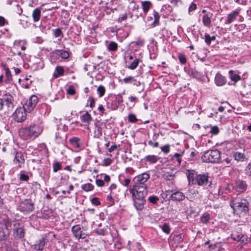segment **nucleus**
<instances>
[{"label":"nucleus","mask_w":251,"mask_h":251,"mask_svg":"<svg viewBox=\"0 0 251 251\" xmlns=\"http://www.w3.org/2000/svg\"><path fill=\"white\" fill-rule=\"evenodd\" d=\"M41 14V11L39 8H36L33 11L32 16L34 22H37L39 21Z\"/></svg>","instance_id":"obj_22"},{"label":"nucleus","mask_w":251,"mask_h":251,"mask_svg":"<svg viewBox=\"0 0 251 251\" xmlns=\"http://www.w3.org/2000/svg\"><path fill=\"white\" fill-rule=\"evenodd\" d=\"M159 159V157L155 155H149L145 157V160L151 164L156 163Z\"/></svg>","instance_id":"obj_27"},{"label":"nucleus","mask_w":251,"mask_h":251,"mask_svg":"<svg viewBox=\"0 0 251 251\" xmlns=\"http://www.w3.org/2000/svg\"><path fill=\"white\" fill-rule=\"evenodd\" d=\"M107 205L108 206L113 205L114 204V201L112 198L111 194L108 195L107 197Z\"/></svg>","instance_id":"obj_44"},{"label":"nucleus","mask_w":251,"mask_h":251,"mask_svg":"<svg viewBox=\"0 0 251 251\" xmlns=\"http://www.w3.org/2000/svg\"><path fill=\"white\" fill-rule=\"evenodd\" d=\"M45 239L44 238L40 239L34 245V249L37 251H42L45 246Z\"/></svg>","instance_id":"obj_25"},{"label":"nucleus","mask_w":251,"mask_h":251,"mask_svg":"<svg viewBox=\"0 0 251 251\" xmlns=\"http://www.w3.org/2000/svg\"><path fill=\"white\" fill-rule=\"evenodd\" d=\"M132 196L145 198L148 193L147 185H141L134 184L132 188L130 189Z\"/></svg>","instance_id":"obj_4"},{"label":"nucleus","mask_w":251,"mask_h":251,"mask_svg":"<svg viewBox=\"0 0 251 251\" xmlns=\"http://www.w3.org/2000/svg\"><path fill=\"white\" fill-rule=\"evenodd\" d=\"M25 43V41L23 40H16L14 42V45L15 46L18 47L21 44H22L23 45L21 46V50H25V47L24 46V44Z\"/></svg>","instance_id":"obj_41"},{"label":"nucleus","mask_w":251,"mask_h":251,"mask_svg":"<svg viewBox=\"0 0 251 251\" xmlns=\"http://www.w3.org/2000/svg\"><path fill=\"white\" fill-rule=\"evenodd\" d=\"M19 209L24 213H29L33 210L34 204L31 201L25 200L20 203Z\"/></svg>","instance_id":"obj_9"},{"label":"nucleus","mask_w":251,"mask_h":251,"mask_svg":"<svg viewBox=\"0 0 251 251\" xmlns=\"http://www.w3.org/2000/svg\"><path fill=\"white\" fill-rule=\"evenodd\" d=\"M226 79L220 73H217L215 77V83L219 86H222L226 84Z\"/></svg>","instance_id":"obj_20"},{"label":"nucleus","mask_w":251,"mask_h":251,"mask_svg":"<svg viewBox=\"0 0 251 251\" xmlns=\"http://www.w3.org/2000/svg\"><path fill=\"white\" fill-rule=\"evenodd\" d=\"M148 200L150 202L152 203H155L159 200V199L156 196H151L148 198Z\"/></svg>","instance_id":"obj_50"},{"label":"nucleus","mask_w":251,"mask_h":251,"mask_svg":"<svg viewBox=\"0 0 251 251\" xmlns=\"http://www.w3.org/2000/svg\"><path fill=\"white\" fill-rule=\"evenodd\" d=\"M134 199V205L138 210H141L144 208V205L146 201L145 198H140L136 196H133Z\"/></svg>","instance_id":"obj_15"},{"label":"nucleus","mask_w":251,"mask_h":251,"mask_svg":"<svg viewBox=\"0 0 251 251\" xmlns=\"http://www.w3.org/2000/svg\"><path fill=\"white\" fill-rule=\"evenodd\" d=\"M135 115L133 114H130L128 115V121L132 123H136L137 121Z\"/></svg>","instance_id":"obj_47"},{"label":"nucleus","mask_w":251,"mask_h":251,"mask_svg":"<svg viewBox=\"0 0 251 251\" xmlns=\"http://www.w3.org/2000/svg\"><path fill=\"white\" fill-rule=\"evenodd\" d=\"M181 155L179 153H176L175 154V155H174V157L176 158L177 162L179 164H180L181 163V159H180V157H181Z\"/></svg>","instance_id":"obj_62"},{"label":"nucleus","mask_w":251,"mask_h":251,"mask_svg":"<svg viewBox=\"0 0 251 251\" xmlns=\"http://www.w3.org/2000/svg\"><path fill=\"white\" fill-rule=\"evenodd\" d=\"M95 129L94 132V137L99 138L102 135V128L105 126V123L98 121L95 123Z\"/></svg>","instance_id":"obj_14"},{"label":"nucleus","mask_w":251,"mask_h":251,"mask_svg":"<svg viewBox=\"0 0 251 251\" xmlns=\"http://www.w3.org/2000/svg\"><path fill=\"white\" fill-rule=\"evenodd\" d=\"M28 179H29L28 176L25 174H22L20 176V179L21 180L27 181L28 180Z\"/></svg>","instance_id":"obj_58"},{"label":"nucleus","mask_w":251,"mask_h":251,"mask_svg":"<svg viewBox=\"0 0 251 251\" xmlns=\"http://www.w3.org/2000/svg\"><path fill=\"white\" fill-rule=\"evenodd\" d=\"M70 143L74 147L76 148H79L80 147V139L78 137H73L70 139Z\"/></svg>","instance_id":"obj_30"},{"label":"nucleus","mask_w":251,"mask_h":251,"mask_svg":"<svg viewBox=\"0 0 251 251\" xmlns=\"http://www.w3.org/2000/svg\"><path fill=\"white\" fill-rule=\"evenodd\" d=\"M148 144L151 146H152L153 147H155V148H156V147H158V146H159V143L158 142H153L152 141L150 140V141H149L148 142Z\"/></svg>","instance_id":"obj_59"},{"label":"nucleus","mask_w":251,"mask_h":251,"mask_svg":"<svg viewBox=\"0 0 251 251\" xmlns=\"http://www.w3.org/2000/svg\"><path fill=\"white\" fill-rule=\"evenodd\" d=\"M185 198V195L179 191L173 192L170 196V198L172 201H177L184 200Z\"/></svg>","instance_id":"obj_17"},{"label":"nucleus","mask_w":251,"mask_h":251,"mask_svg":"<svg viewBox=\"0 0 251 251\" xmlns=\"http://www.w3.org/2000/svg\"><path fill=\"white\" fill-rule=\"evenodd\" d=\"M72 231L74 236L77 239H84L87 236L83 228L79 225L74 226L72 227Z\"/></svg>","instance_id":"obj_11"},{"label":"nucleus","mask_w":251,"mask_h":251,"mask_svg":"<svg viewBox=\"0 0 251 251\" xmlns=\"http://www.w3.org/2000/svg\"><path fill=\"white\" fill-rule=\"evenodd\" d=\"M232 238L234 240L236 241H240L242 238V236L240 235H235V234H232Z\"/></svg>","instance_id":"obj_63"},{"label":"nucleus","mask_w":251,"mask_h":251,"mask_svg":"<svg viewBox=\"0 0 251 251\" xmlns=\"http://www.w3.org/2000/svg\"><path fill=\"white\" fill-rule=\"evenodd\" d=\"M118 48V44L114 42H111L108 46V49L109 51H115Z\"/></svg>","instance_id":"obj_35"},{"label":"nucleus","mask_w":251,"mask_h":251,"mask_svg":"<svg viewBox=\"0 0 251 251\" xmlns=\"http://www.w3.org/2000/svg\"><path fill=\"white\" fill-rule=\"evenodd\" d=\"M14 235L18 238H22L25 235L24 229L19 224L14 225Z\"/></svg>","instance_id":"obj_16"},{"label":"nucleus","mask_w":251,"mask_h":251,"mask_svg":"<svg viewBox=\"0 0 251 251\" xmlns=\"http://www.w3.org/2000/svg\"><path fill=\"white\" fill-rule=\"evenodd\" d=\"M80 119L82 122L86 123L87 124V125H89L90 123L91 122L92 118L91 115L88 113V112H86L84 114L80 116Z\"/></svg>","instance_id":"obj_23"},{"label":"nucleus","mask_w":251,"mask_h":251,"mask_svg":"<svg viewBox=\"0 0 251 251\" xmlns=\"http://www.w3.org/2000/svg\"><path fill=\"white\" fill-rule=\"evenodd\" d=\"M209 219L210 217L208 214H204L201 218V222L204 224H206L208 222Z\"/></svg>","instance_id":"obj_43"},{"label":"nucleus","mask_w":251,"mask_h":251,"mask_svg":"<svg viewBox=\"0 0 251 251\" xmlns=\"http://www.w3.org/2000/svg\"><path fill=\"white\" fill-rule=\"evenodd\" d=\"M151 6V3L150 1H144L142 2V7L144 12L146 14Z\"/></svg>","instance_id":"obj_29"},{"label":"nucleus","mask_w":251,"mask_h":251,"mask_svg":"<svg viewBox=\"0 0 251 251\" xmlns=\"http://www.w3.org/2000/svg\"><path fill=\"white\" fill-rule=\"evenodd\" d=\"M187 178L189 182L192 181V184L203 186L207 184L208 176L206 174L197 175L192 173L187 175Z\"/></svg>","instance_id":"obj_2"},{"label":"nucleus","mask_w":251,"mask_h":251,"mask_svg":"<svg viewBox=\"0 0 251 251\" xmlns=\"http://www.w3.org/2000/svg\"><path fill=\"white\" fill-rule=\"evenodd\" d=\"M67 93L71 95H74L75 93V88L73 86H70L67 89Z\"/></svg>","instance_id":"obj_52"},{"label":"nucleus","mask_w":251,"mask_h":251,"mask_svg":"<svg viewBox=\"0 0 251 251\" xmlns=\"http://www.w3.org/2000/svg\"><path fill=\"white\" fill-rule=\"evenodd\" d=\"M135 80L134 77H133L132 76H129L123 79L124 82L126 84L131 83L133 82V81H134Z\"/></svg>","instance_id":"obj_45"},{"label":"nucleus","mask_w":251,"mask_h":251,"mask_svg":"<svg viewBox=\"0 0 251 251\" xmlns=\"http://www.w3.org/2000/svg\"><path fill=\"white\" fill-rule=\"evenodd\" d=\"M89 100L90 101V106L93 108L95 106V100L92 97L89 98Z\"/></svg>","instance_id":"obj_60"},{"label":"nucleus","mask_w":251,"mask_h":251,"mask_svg":"<svg viewBox=\"0 0 251 251\" xmlns=\"http://www.w3.org/2000/svg\"><path fill=\"white\" fill-rule=\"evenodd\" d=\"M13 98L10 94H6L2 98H0V110H1L4 106L7 111L11 110L13 108Z\"/></svg>","instance_id":"obj_5"},{"label":"nucleus","mask_w":251,"mask_h":251,"mask_svg":"<svg viewBox=\"0 0 251 251\" xmlns=\"http://www.w3.org/2000/svg\"><path fill=\"white\" fill-rule=\"evenodd\" d=\"M170 145H166L161 147V151L165 153H168L170 151Z\"/></svg>","instance_id":"obj_51"},{"label":"nucleus","mask_w":251,"mask_h":251,"mask_svg":"<svg viewBox=\"0 0 251 251\" xmlns=\"http://www.w3.org/2000/svg\"><path fill=\"white\" fill-rule=\"evenodd\" d=\"M153 16L154 17V21L151 24V25L153 27H155L159 25V20L160 16L158 12H157L155 10H153Z\"/></svg>","instance_id":"obj_24"},{"label":"nucleus","mask_w":251,"mask_h":251,"mask_svg":"<svg viewBox=\"0 0 251 251\" xmlns=\"http://www.w3.org/2000/svg\"><path fill=\"white\" fill-rule=\"evenodd\" d=\"M116 100L119 103L123 102V100L121 94H120L117 95Z\"/></svg>","instance_id":"obj_64"},{"label":"nucleus","mask_w":251,"mask_h":251,"mask_svg":"<svg viewBox=\"0 0 251 251\" xmlns=\"http://www.w3.org/2000/svg\"><path fill=\"white\" fill-rule=\"evenodd\" d=\"M53 54H56V55H59L63 59H67L69 57V54L68 52L65 50H56L54 51Z\"/></svg>","instance_id":"obj_28"},{"label":"nucleus","mask_w":251,"mask_h":251,"mask_svg":"<svg viewBox=\"0 0 251 251\" xmlns=\"http://www.w3.org/2000/svg\"><path fill=\"white\" fill-rule=\"evenodd\" d=\"M38 100V99L37 96L32 95L23 107L26 110L27 112H30L35 107Z\"/></svg>","instance_id":"obj_12"},{"label":"nucleus","mask_w":251,"mask_h":251,"mask_svg":"<svg viewBox=\"0 0 251 251\" xmlns=\"http://www.w3.org/2000/svg\"><path fill=\"white\" fill-rule=\"evenodd\" d=\"M11 224L7 221H0V240H5L7 239L9 235V227Z\"/></svg>","instance_id":"obj_6"},{"label":"nucleus","mask_w":251,"mask_h":251,"mask_svg":"<svg viewBox=\"0 0 251 251\" xmlns=\"http://www.w3.org/2000/svg\"><path fill=\"white\" fill-rule=\"evenodd\" d=\"M112 160L110 158H104L103 160V165L105 166H109L112 163Z\"/></svg>","instance_id":"obj_53"},{"label":"nucleus","mask_w":251,"mask_h":251,"mask_svg":"<svg viewBox=\"0 0 251 251\" xmlns=\"http://www.w3.org/2000/svg\"><path fill=\"white\" fill-rule=\"evenodd\" d=\"M150 177V175L147 173H143L141 174L135 176L133 181L134 184L147 185L146 182L149 180Z\"/></svg>","instance_id":"obj_10"},{"label":"nucleus","mask_w":251,"mask_h":251,"mask_svg":"<svg viewBox=\"0 0 251 251\" xmlns=\"http://www.w3.org/2000/svg\"><path fill=\"white\" fill-rule=\"evenodd\" d=\"M64 73V70L63 67L58 66L56 67L55 72L53 74V76L54 78H57L60 76L63 75Z\"/></svg>","instance_id":"obj_26"},{"label":"nucleus","mask_w":251,"mask_h":251,"mask_svg":"<svg viewBox=\"0 0 251 251\" xmlns=\"http://www.w3.org/2000/svg\"><path fill=\"white\" fill-rule=\"evenodd\" d=\"M178 57L179 61H180V62L181 64H184L186 62V58L185 55L184 54H179L178 55Z\"/></svg>","instance_id":"obj_46"},{"label":"nucleus","mask_w":251,"mask_h":251,"mask_svg":"<svg viewBox=\"0 0 251 251\" xmlns=\"http://www.w3.org/2000/svg\"><path fill=\"white\" fill-rule=\"evenodd\" d=\"M247 185L246 182L241 180H238L236 183V189L240 192L243 193L247 189Z\"/></svg>","instance_id":"obj_21"},{"label":"nucleus","mask_w":251,"mask_h":251,"mask_svg":"<svg viewBox=\"0 0 251 251\" xmlns=\"http://www.w3.org/2000/svg\"><path fill=\"white\" fill-rule=\"evenodd\" d=\"M55 139H56V142L58 143H59L61 142H63L64 139L62 137H61V136H59V133H56L55 134Z\"/></svg>","instance_id":"obj_56"},{"label":"nucleus","mask_w":251,"mask_h":251,"mask_svg":"<svg viewBox=\"0 0 251 251\" xmlns=\"http://www.w3.org/2000/svg\"><path fill=\"white\" fill-rule=\"evenodd\" d=\"M122 185L125 186H128L130 182V179L129 178H125L123 180H121Z\"/></svg>","instance_id":"obj_54"},{"label":"nucleus","mask_w":251,"mask_h":251,"mask_svg":"<svg viewBox=\"0 0 251 251\" xmlns=\"http://www.w3.org/2000/svg\"><path fill=\"white\" fill-rule=\"evenodd\" d=\"M229 74L230 78L232 81H234L235 82H237L238 81L241 79V76L237 75L233 73V71L232 70H230L229 71Z\"/></svg>","instance_id":"obj_32"},{"label":"nucleus","mask_w":251,"mask_h":251,"mask_svg":"<svg viewBox=\"0 0 251 251\" xmlns=\"http://www.w3.org/2000/svg\"><path fill=\"white\" fill-rule=\"evenodd\" d=\"M105 89L104 86L100 85L97 88V92L100 97H102L105 93Z\"/></svg>","instance_id":"obj_37"},{"label":"nucleus","mask_w":251,"mask_h":251,"mask_svg":"<svg viewBox=\"0 0 251 251\" xmlns=\"http://www.w3.org/2000/svg\"><path fill=\"white\" fill-rule=\"evenodd\" d=\"M42 131V129L37 125L31 124L20 130V134L24 138H30L38 136Z\"/></svg>","instance_id":"obj_1"},{"label":"nucleus","mask_w":251,"mask_h":251,"mask_svg":"<svg viewBox=\"0 0 251 251\" xmlns=\"http://www.w3.org/2000/svg\"><path fill=\"white\" fill-rule=\"evenodd\" d=\"M211 37L208 34H205L204 35V40H205V43L207 44V45H210V43H211Z\"/></svg>","instance_id":"obj_55"},{"label":"nucleus","mask_w":251,"mask_h":251,"mask_svg":"<svg viewBox=\"0 0 251 251\" xmlns=\"http://www.w3.org/2000/svg\"><path fill=\"white\" fill-rule=\"evenodd\" d=\"M201 159L205 162H219L220 159V152L217 150L208 151L203 154Z\"/></svg>","instance_id":"obj_3"},{"label":"nucleus","mask_w":251,"mask_h":251,"mask_svg":"<svg viewBox=\"0 0 251 251\" xmlns=\"http://www.w3.org/2000/svg\"><path fill=\"white\" fill-rule=\"evenodd\" d=\"M26 110L23 106L16 109L13 114V117L17 122H22L26 118Z\"/></svg>","instance_id":"obj_8"},{"label":"nucleus","mask_w":251,"mask_h":251,"mask_svg":"<svg viewBox=\"0 0 251 251\" xmlns=\"http://www.w3.org/2000/svg\"><path fill=\"white\" fill-rule=\"evenodd\" d=\"M230 205L233 209L235 206L241 211L247 212L249 211V203L246 199H241L240 201L237 202H235L234 200H231Z\"/></svg>","instance_id":"obj_7"},{"label":"nucleus","mask_w":251,"mask_h":251,"mask_svg":"<svg viewBox=\"0 0 251 251\" xmlns=\"http://www.w3.org/2000/svg\"><path fill=\"white\" fill-rule=\"evenodd\" d=\"M25 157L23 153L21 152H16L13 159V163L16 165V167L18 168L23 167L25 165Z\"/></svg>","instance_id":"obj_13"},{"label":"nucleus","mask_w":251,"mask_h":251,"mask_svg":"<svg viewBox=\"0 0 251 251\" xmlns=\"http://www.w3.org/2000/svg\"><path fill=\"white\" fill-rule=\"evenodd\" d=\"M96 183L98 186H102L104 184L103 180L99 179H96Z\"/></svg>","instance_id":"obj_61"},{"label":"nucleus","mask_w":251,"mask_h":251,"mask_svg":"<svg viewBox=\"0 0 251 251\" xmlns=\"http://www.w3.org/2000/svg\"><path fill=\"white\" fill-rule=\"evenodd\" d=\"M91 202L93 204L96 205H99L100 204V202L97 198H94L91 200Z\"/></svg>","instance_id":"obj_57"},{"label":"nucleus","mask_w":251,"mask_h":251,"mask_svg":"<svg viewBox=\"0 0 251 251\" xmlns=\"http://www.w3.org/2000/svg\"><path fill=\"white\" fill-rule=\"evenodd\" d=\"M240 10H236L232 11L227 15V20L225 24H230L233 22L239 14Z\"/></svg>","instance_id":"obj_19"},{"label":"nucleus","mask_w":251,"mask_h":251,"mask_svg":"<svg viewBox=\"0 0 251 251\" xmlns=\"http://www.w3.org/2000/svg\"><path fill=\"white\" fill-rule=\"evenodd\" d=\"M162 230L166 234H169L170 232V228L168 225L164 223L162 226H160Z\"/></svg>","instance_id":"obj_40"},{"label":"nucleus","mask_w":251,"mask_h":251,"mask_svg":"<svg viewBox=\"0 0 251 251\" xmlns=\"http://www.w3.org/2000/svg\"><path fill=\"white\" fill-rule=\"evenodd\" d=\"M210 132L213 135H217L219 132V129L217 126H210Z\"/></svg>","instance_id":"obj_38"},{"label":"nucleus","mask_w":251,"mask_h":251,"mask_svg":"<svg viewBox=\"0 0 251 251\" xmlns=\"http://www.w3.org/2000/svg\"><path fill=\"white\" fill-rule=\"evenodd\" d=\"M62 169V165L60 162H55L53 164V170L54 172H57Z\"/></svg>","instance_id":"obj_39"},{"label":"nucleus","mask_w":251,"mask_h":251,"mask_svg":"<svg viewBox=\"0 0 251 251\" xmlns=\"http://www.w3.org/2000/svg\"><path fill=\"white\" fill-rule=\"evenodd\" d=\"M212 16V13L209 12H208L203 15L202 22L204 26L208 28H210L211 27Z\"/></svg>","instance_id":"obj_18"},{"label":"nucleus","mask_w":251,"mask_h":251,"mask_svg":"<svg viewBox=\"0 0 251 251\" xmlns=\"http://www.w3.org/2000/svg\"><path fill=\"white\" fill-rule=\"evenodd\" d=\"M5 72V82L7 83H10L12 81V77L11 74V72L9 68H4Z\"/></svg>","instance_id":"obj_31"},{"label":"nucleus","mask_w":251,"mask_h":251,"mask_svg":"<svg viewBox=\"0 0 251 251\" xmlns=\"http://www.w3.org/2000/svg\"><path fill=\"white\" fill-rule=\"evenodd\" d=\"M81 188L84 191L88 192L94 189V186L90 183H86L81 185Z\"/></svg>","instance_id":"obj_33"},{"label":"nucleus","mask_w":251,"mask_h":251,"mask_svg":"<svg viewBox=\"0 0 251 251\" xmlns=\"http://www.w3.org/2000/svg\"><path fill=\"white\" fill-rule=\"evenodd\" d=\"M234 157L237 161H244L245 156L244 153L240 152H236L234 154Z\"/></svg>","instance_id":"obj_34"},{"label":"nucleus","mask_w":251,"mask_h":251,"mask_svg":"<svg viewBox=\"0 0 251 251\" xmlns=\"http://www.w3.org/2000/svg\"><path fill=\"white\" fill-rule=\"evenodd\" d=\"M5 25H8V22L2 16H0V26H3Z\"/></svg>","instance_id":"obj_49"},{"label":"nucleus","mask_w":251,"mask_h":251,"mask_svg":"<svg viewBox=\"0 0 251 251\" xmlns=\"http://www.w3.org/2000/svg\"><path fill=\"white\" fill-rule=\"evenodd\" d=\"M54 35L55 37L62 36V32L60 28H56L54 30Z\"/></svg>","instance_id":"obj_48"},{"label":"nucleus","mask_w":251,"mask_h":251,"mask_svg":"<svg viewBox=\"0 0 251 251\" xmlns=\"http://www.w3.org/2000/svg\"><path fill=\"white\" fill-rule=\"evenodd\" d=\"M139 62V59L136 58L128 66V69H129L130 70H134L138 66Z\"/></svg>","instance_id":"obj_36"},{"label":"nucleus","mask_w":251,"mask_h":251,"mask_svg":"<svg viewBox=\"0 0 251 251\" xmlns=\"http://www.w3.org/2000/svg\"><path fill=\"white\" fill-rule=\"evenodd\" d=\"M246 174L251 179V161L245 169Z\"/></svg>","instance_id":"obj_42"}]
</instances>
